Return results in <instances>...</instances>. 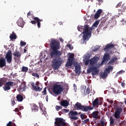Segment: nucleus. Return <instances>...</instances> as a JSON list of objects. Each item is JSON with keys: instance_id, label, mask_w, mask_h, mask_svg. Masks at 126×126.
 <instances>
[{"instance_id": "42", "label": "nucleus", "mask_w": 126, "mask_h": 126, "mask_svg": "<svg viewBox=\"0 0 126 126\" xmlns=\"http://www.w3.org/2000/svg\"><path fill=\"white\" fill-rule=\"evenodd\" d=\"M86 91L88 93V95L90 94V88L88 87L87 89L86 90Z\"/></svg>"}, {"instance_id": "29", "label": "nucleus", "mask_w": 126, "mask_h": 126, "mask_svg": "<svg viewBox=\"0 0 126 126\" xmlns=\"http://www.w3.org/2000/svg\"><path fill=\"white\" fill-rule=\"evenodd\" d=\"M21 71H22V72H27V71H28V67L24 66H23L21 69Z\"/></svg>"}, {"instance_id": "21", "label": "nucleus", "mask_w": 126, "mask_h": 126, "mask_svg": "<svg viewBox=\"0 0 126 126\" xmlns=\"http://www.w3.org/2000/svg\"><path fill=\"white\" fill-rule=\"evenodd\" d=\"M26 88V85L24 84H21V85L19 87V91H21L23 92V91H25V89Z\"/></svg>"}, {"instance_id": "53", "label": "nucleus", "mask_w": 126, "mask_h": 126, "mask_svg": "<svg viewBox=\"0 0 126 126\" xmlns=\"http://www.w3.org/2000/svg\"><path fill=\"white\" fill-rule=\"evenodd\" d=\"M93 52H97L98 51H99V48H94L93 49Z\"/></svg>"}, {"instance_id": "17", "label": "nucleus", "mask_w": 126, "mask_h": 126, "mask_svg": "<svg viewBox=\"0 0 126 126\" xmlns=\"http://www.w3.org/2000/svg\"><path fill=\"white\" fill-rule=\"evenodd\" d=\"M93 107H95V108H98L99 105H100V102L98 98L95 99L92 103Z\"/></svg>"}, {"instance_id": "45", "label": "nucleus", "mask_w": 126, "mask_h": 126, "mask_svg": "<svg viewBox=\"0 0 126 126\" xmlns=\"http://www.w3.org/2000/svg\"><path fill=\"white\" fill-rule=\"evenodd\" d=\"M63 114H64V112H63V109H62L61 110V111H60L59 112V116H62V115H63Z\"/></svg>"}, {"instance_id": "58", "label": "nucleus", "mask_w": 126, "mask_h": 126, "mask_svg": "<svg viewBox=\"0 0 126 126\" xmlns=\"http://www.w3.org/2000/svg\"><path fill=\"white\" fill-rule=\"evenodd\" d=\"M104 24H105V23H102V22H101V23H100V24L99 25V26L100 27H102V26H103L104 25Z\"/></svg>"}, {"instance_id": "63", "label": "nucleus", "mask_w": 126, "mask_h": 126, "mask_svg": "<svg viewBox=\"0 0 126 126\" xmlns=\"http://www.w3.org/2000/svg\"><path fill=\"white\" fill-rule=\"evenodd\" d=\"M59 24L60 25H63V22H60L59 23Z\"/></svg>"}, {"instance_id": "40", "label": "nucleus", "mask_w": 126, "mask_h": 126, "mask_svg": "<svg viewBox=\"0 0 126 126\" xmlns=\"http://www.w3.org/2000/svg\"><path fill=\"white\" fill-rule=\"evenodd\" d=\"M39 104L40 109L41 110V111H43V107H44V105L43 104V103H39Z\"/></svg>"}, {"instance_id": "38", "label": "nucleus", "mask_w": 126, "mask_h": 126, "mask_svg": "<svg viewBox=\"0 0 126 126\" xmlns=\"http://www.w3.org/2000/svg\"><path fill=\"white\" fill-rule=\"evenodd\" d=\"M94 17L95 19H98V18L100 17V15H99V14H97V13H95Z\"/></svg>"}, {"instance_id": "46", "label": "nucleus", "mask_w": 126, "mask_h": 126, "mask_svg": "<svg viewBox=\"0 0 126 126\" xmlns=\"http://www.w3.org/2000/svg\"><path fill=\"white\" fill-rule=\"evenodd\" d=\"M122 2H120L118 3V4L116 6V8L120 7V6H121V5H122Z\"/></svg>"}, {"instance_id": "14", "label": "nucleus", "mask_w": 126, "mask_h": 126, "mask_svg": "<svg viewBox=\"0 0 126 126\" xmlns=\"http://www.w3.org/2000/svg\"><path fill=\"white\" fill-rule=\"evenodd\" d=\"M111 60V56H110V54L108 53H105L104 55L102 60V63H107Z\"/></svg>"}, {"instance_id": "34", "label": "nucleus", "mask_w": 126, "mask_h": 126, "mask_svg": "<svg viewBox=\"0 0 126 126\" xmlns=\"http://www.w3.org/2000/svg\"><path fill=\"white\" fill-rule=\"evenodd\" d=\"M42 93H43V95H47V87H45L44 90L42 92Z\"/></svg>"}, {"instance_id": "35", "label": "nucleus", "mask_w": 126, "mask_h": 126, "mask_svg": "<svg viewBox=\"0 0 126 126\" xmlns=\"http://www.w3.org/2000/svg\"><path fill=\"white\" fill-rule=\"evenodd\" d=\"M32 76H34V77H36L37 78H39V75L37 73H32Z\"/></svg>"}, {"instance_id": "12", "label": "nucleus", "mask_w": 126, "mask_h": 126, "mask_svg": "<svg viewBox=\"0 0 126 126\" xmlns=\"http://www.w3.org/2000/svg\"><path fill=\"white\" fill-rule=\"evenodd\" d=\"M14 83L13 82L8 81L5 84L4 86L3 87V90L4 91H7L10 90L11 87H13Z\"/></svg>"}, {"instance_id": "43", "label": "nucleus", "mask_w": 126, "mask_h": 126, "mask_svg": "<svg viewBox=\"0 0 126 126\" xmlns=\"http://www.w3.org/2000/svg\"><path fill=\"white\" fill-rule=\"evenodd\" d=\"M32 13L31 12H29L28 13H27V17L28 18H30V17H29V16H32Z\"/></svg>"}, {"instance_id": "47", "label": "nucleus", "mask_w": 126, "mask_h": 126, "mask_svg": "<svg viewBox=\"0 0 126 126\" xmlns=\"http://www.w3.org/2000/svg\"><path fill=\"white\" fill-rule=\"evenodd\" d=\"M11 105H12L13 106H14V105H15V101H14V100H12L11 101Z\"/></svg>"}, {"instance_id": "57", "label": "nucleus", "mask_w": 126, "mask_h": 126, "mask_svg": "<svg viewBox=\"0 0 126 126\" xmlns=\"http://www.w3.org/2000/svg\"><path fill=\"white\" fill-rule=\"evenodd\" d=\"M13 111L14 112H19V109L18 108H16Z\"/></svg>"}, {"instance_id": "1", "label": "nucleus", "mask_w": 126, "mask_h": 126, "mask_svg": "<svg viewBox=\"0 0 126 126\" xmlns=\"http://www.w3.org/2000/svg\"><path fill=\"white\" fill-rule=\"evenodd\" d=\"M61 43L57 40L52 39L50 43V47L52 50L50 53V57L53 59L52 61V67L55 70L59 69L63 63V60L60 56H62V52L59 50L61 48Z\"/></svg>"}, {"instance_id": "6", "label": "nucleus", "mask_w": 126, "mask_h": 126, "mask_svg": "<svg viewBox=\"0 0 126 126\" xmlns=\"http://www.w3.org/2000/svg\"><path fill=\"white\" fill-rule=\"evenodd\" d=\"M53 92L56 95H60L63 92V87L61 85H55L53 87Z\"/></svg>"}, {"instance_id": "27", "label": "nucleus", "mask_w": 126, "mask_h": 126, "mask_svg": "<svg viewBox=\"0 0 126 126\" xmlns=\"http://www.w3.org/2000/svg\"><path fill=\"white\" fill-rule=\"evenodd\" d=\"M16 98L18 102H22L23 101V96L21 94L17 95Z\"/></svg>"}, {"instance_id": "10", "label": "nucleus", "mask_w": 126, "mask_h": 126, "mask_svg": "<svg viewBox=\"0 0 126 126\" xmlns=\"http://www.w3.org/2000/svg\"><path fill=\"white\" fill-rule=\"evenodd\" d=\"M79 114H80V112L78 113L77 111H74L71 110L69 112V116H70L69 118L70 120H74L75 121H76V120H78L79 118L76 116L79 115Z\"/></svg>"}, {"instance_id": "33", "label": "nucleus", "mask_w": 126, "mask_h": 126, "mask_svg": "<svg viewBox=\"0 0 126 126\" xmlns=\"http://www.w3.org/2000/svg\"><path fill=\"white\" fill-rule=\"evenodd\" d=\"M55 109L56 111H60V110H61V109H63V107L60 106L59 105H56L55 106Z\"/></svg>"}, {"instance_id": "52", "label": "nucleus", "mask_w": 126, "mask_h": 126, "mask_svg": "<svg viewBox=\"0 0 126 126\" xmlns=\"http://www.w3.org/2000/svg\"><path fill=\"white\" fill-rule=\"evenodd\" d=\"M63 113H64V112H65V113H68V112L69 111V110L68 109H63Z\"/></svg>"}, {"instance_id": "18", "label": "nucleus", "mask_w": 126, "mask_h": 126, "mask_svg": "<svg viewBox=\"0 0 126 126\" xmlns=\"http://www.w3.org/2000/svg\"><path fill=\"white\" fill-rule=\"evenodd\" d=\"M33 19L36 21L38 28H41V21H43L42 19H40L39 18L35 17L33 18Z\"/></svg>"}, {"instance_id": "37", "label": "nucleus", "mask_w": 126, "mask_h": 126, "mask_svg": "<svg viewBox=\"0 0 126 126\" xmlns=\"http://www.w3.org/2000/svg\"><path fill=\"white\" fill-rule=\"evenodd\" d=\"M116 120H115L116 124H120L121 123V119L120 118H116Z\"/></svg>"}, {"instance_id": "64", "label": "nucleus", "mask_w": 126, "mask_h": 126, "mask_svg": "<svg viewBox=\"0 0 126 126\" xmlns=\"http://www.w3.org/2000/svg\"><path fill=\"white\" fill-rule=\"evenodd\" d=\"M101 126H102V125H104V121H101Z\"/></svg>"}, {"instance_id": "60", "label": "nucleus", "mask_w": 126, "mask_h": 126, "mask_svg": "<svg viewBox=\"0 0 126 126\" xmlns=\"http://www.w3.org/2000/svg\"><path fill=\"white\" fill-rule=\"evenodd\" d=\"M42 112H43V115H46V111H45L44 110H43V111H42Z\"/></svg>"}, {"instance_id": "19", "label": "nucleus", "mask_w": 126, "mask_h": 126, "mask_svg": "<svg viewBox=\"0 0 126 126\" xmlns=\"http://www.w3.org/2000/svg\"><path fill=\"white\" fill-rule=\"evenodd\" d=\"M60 105L63 107H67L69 105V102L67 100H63L60 102Z\"/></svg>"}, {"instance_id": "3", "label": "nucleus", "mask_w": 126, "mask_h": 126, "mask_svg": "<svg viewBox=\"0 0 126 126\" xmlns=\"http://www.w3.org/2000/svg\"><path fill=\"white\" fill-rule=\"evenodd\" d=\"M78 31H80V32H82L84 34V35L83 36V40L84 41L83 43H84V42L88 41L89 38L91 37V35H92L91 31L93 30V29H92V28H89L88 25H84V27L78 26Z\"/></svg>"}, {"instance_id": "11", "label": "nucleus", "mask_w": 126, "mask_h": 126, "mask_svg": "<svg viewBox=\"0 0 126 126\" xmlns=\"http://www.w3.org/2000/svg\"><path fill=\"white\" fill-rule=\"evenodd\" d=\"M5 59L8 63H11L12 62V52L11 50H8L6 54Z\"/></svg>"}, {"instance_id": "61", "label": "nucleus", "mask_w": 126, "mask_h": 126, "mask_svg": "<svg viewBox=\"0 0 126 126\" xmlns=\"http://www.w3.org/2000/svg\"><path fill=\"white\" fill-rule=\"evenodd\" d=\"M110 103L111 104H113V103H114V100H110Z\"/></svg>"}, {"instance_id": "59", "label": "nucleus", "mask_w": 126, "mask_h": 126, "mask_svg": "<svg viewBox=\"0 0 126 126\" xmlns=\"http://www.w3.org/2000/svg\"><path fill=\"white\" fill-rule=\"evenodd\" d=\"M87 94H88V93L86 91L84 90V95H87Z\"/></svg>"}, {"instance_id": "49", "label": "nucleus", "mask_w": 126, "mask_h": 126, "mask_svg": "<svg viewBox=\"0 0 126 126\" xmlns=\"http://www.w3.org/2000/svg\"><path fill=\"white\" fill-rule=\"evenodd\" d=\"M31 23H32V24H33V25H36V22L35 20L34 21H31Z\"/></svg>"}, {"instance_id": "2", "label": "nucleus", "mask_w": 126, "mask_h": 126, "mask_svg": "<svg viewBox=\"0 0 126 126\" xmlns=\"http://www.w3.org/2000/svg\"><path fill=\"white\" fill-rule=\"evenodd\" d=\"M98 61H99V58L94 57L90 60H87L85 62V65H88L90 63L89 65V68L87 69L88 74H90V73L92 72V75L94 76L99 73V69H97V66H96V64H97Z\"/></svg>"}, {"instance_id": "16", "label": "nucleus", "mask_w": 126, "mask_h": 126, "mask_svg": "<svg viewBox=\"0 0 126 126\" xmlns=\"http://www.w3.org/2000/svg\"><path fill=\"white\" fill-rule=\"evenodd\" d=\"M6 66V61L5 59L2 57L0 59V67H3V66Z\"/></svg>"}, {"instance_id": "23", "label": "nucleus", "mask_w": 126, "mask_h": 126, "mask_svg": "<svg viewBox=\"0 0 126 126\" xmlns=\"http://www.w3.org/2000/svg\"><path fill=\"white\" fill-rule=\"evenodd\" d=\"M17 23L20 27H23V26L24 25V22L22 19H19Z\"/></svg>"}, {"instance_id": "9", "label": "nucleus", "mask_w": 126, "mask_h": 126, "mask_svg": "<svg viewBox=\"0 0 126 126\" xmlns=\"http://www.w3.org/2000/svg\"><path fill=\"white\" fill-rule=\"evenodd\" d=\"M13 55L14 57V60L15 63H19L21 58V53L19 51H16L13 53Z\"/></svg>"}, {"instance_id": "32", "label": "nucleus", "mask_w": 126, "mask_h": 126, "mask_svg": "<svg viewBox=\"0 0 126 126\" xmlns=\"http://www.w3.org/2000/svg\"><path fill=\"white\" fill-rule=\"evenodd\" d=\"M80 118L81 120H84L85 119H87V115H85L84 113H83L80 115Z\"/></svg>"}, {"instance_id": "25", "label": "nucleus", "mask_w": 126, "mask_h": 126, "mask_svg": "<svg viewBox=\"0 0 126 126\" xmlns=\"http://www.w3.org/2000/svg\"><path fill=\"white\" fill-rule=\"evenodd\" d=\"M5 82H6V79L5 78H1L0 79V87H1Z\"/></svg>"}, {"instance_id": "5", "label": "nucleus", "mask_w": 126, "mask_h": 126, "mask_svg": "<svg viewBox=\"0 0 126 126\" xmlns=\"http://www.w3.org/2000/svg\"><path fill=\"white\" fill-rule=\"evenodd\" d=\"M75 106L76 107L77 110H81V111H83V112H88V111L93 110V107L90 106L82 105L81 103L79 102H77L75 104Z\"/></svg>"}, {"instance_id": "30", "label": "nucleus", "mask_w": 126, "mask_h": 126, "mask_svg": "<svg viewBox=\"0 0 126 126\" xmlns=\"http://www.w3.org/2000/svg\"><path fill=\"white\" fill-rule=\"evenodd\" d=\"M100 21L99 20H96L94 23L93 26H94V27H97Z\"/></svg>"}, {"instance_id": "7", "label": "nucleus", "mask_w": 126, "mask_h": 126, "mask_svg": "<svg viewBox=\"0 0 126 126\" xmlns=\"http://www.w3.org/2000/svg\"><path fill=\"white\" fill-rule=\"evenodd\" d=\"M55 126H65V120L62 118H56L55 119Z\"/></svg>"}, {"instance_id": "50", "label": "nucleus", "mask_w": 126, "mask_h": 126, "mask_svg": "<svg viewBox=\"0 0 126 126\" xmlns=\"http://www.w3.org/2000/svg\"><path fill=\"white\" fill-rule=\"evenodd\" d=\"M108 68L109 69V70H110L111 71H113V69H114L113 66H109L108 67Z\"/></svg>"}, {"instance_id": "13", "label": "nucleus", "mask_w": 126, "mask_h": 126, "mask_svg": "<svg viewBox=\"0 0 126 126\" xmlns=\"http://www.w3.org/2000/svg\"><path fill=\"white\" fill-rule=\"evenodd\" d=\"M123 111V109L118 107L116 109L115 114H114V118H115V119H119V118H120V115H121V113H122Z\"/></svg>"}, {"instance_id": "51", "label": "nucleus", "mask_w": 126, "mask_h": 126, "mask_svg": "<svg viewBox=\"0 0 126 126\" xmlns=\"http://www.w3.org/2000/svg\"><path fill=\"white\" fill-rule=\"evenodd\" d=\"M67 46L68 47V48H69V49H73V47H72V45L71 44H68L67 45Z\"/></svg>"}, {"instance_id": "36", "label": "nucleus", "mask_w": 126, "mask_h": 126, "mask_svg": "<svg viewBox=\"0 0 126 126\" xmlns=\"http://www.w3.org/2000/svg\"><path fill=\"white\" fill-rule=\"evenodd\" d=\"M20 45H21V47H23L24 46H26V42H25L24 41H21L20 42Z\"/></svg>"}, {"instance_id": "15", "label": "nucleus", "mask_w": 126, "mask_h": 126, "mask_svg": "<svg viewBox=\"0 0 126 126\" xmlns=\"http://www.w3.org/2000/svg\"><path fill=\"white\" fill-rule=\"evenodd\" d=\"M114 47L115 45L112 43H109L106 45L105 48L104 49V51H105V52H109L110 50H112Z\"/></svg>"}, {"instance_id": "31", "label": "nucleus", "mask_w": 126, "mask_h": 126, "mask_svg": "<svg viewBox=\"0 0 126 126\" xmlns=\"http://www.w3.org/2000/svg\"><path fill=\"white\" fill-rule=\"evenodd\" d=\"M108 76V73L106 71H104L103 73L101 75L102 78H106Z\"/></svg>"}, {"instance_id": "4", "label": "nucleus", "mask_w": 126, "mask_h": 126, "mask_svg": "<svg viewBox=\"0 0 126 126\" xmlns=\"http://www.w3.org/2000/svg\"><path fill=\"white\" fill-rule=\"evenodd\" d=\"M74 62V54H70L68 59L67 60V63L65 64V66L66 67H69V66H71L72 64L74 65L75 69V72L76 74H80L79 73V70H80V66L78 65L77 63Z\"/></svg>"}, {"instance_id": "55", "label": "nucleus", "mask_w": 126, "mask_h": 126, "mask_svg": "<svg viewBox=\"0 0 126 126\" xmlns=\"http://www.w3.org/2000/svg\"><path fill=\"white\" fill-rule=\"evenodd\" d=\"M123 72H124V71H123V70H121V71H119L117 73V75L119 74H123Z\"/></svg>"}, {"instance_id": "41", "label": "nucleus", "mask_w": 126, "mask_h": 126, "mask_svg": "<svg viewBox=\"0 0 126 126\" xmlns=\"http://www.w3.org/2000/svg\"><path fill=\"white\" fill-rule=\"evenodd\" d=\"M13 123L11 121H9L6 125V126H13Z\"/></svg>"}, {"instance_id": "22", "label": "nucleus", "mask_w": 126, "mask_h": 126, "mask_svg": "<svg viewBox=\"0 0 126 126\" xmlns=\"http://www.w3.org/2000/svg\"><path fill=\"white\" fill-rule=\"evenodd\" d=\"M99 114V112L97 111H94L92 114V116L94 119H96V120H98V114Z\"/></svg>"}, {"instance_id": "44", "label": "nucleus", "mask_w": 126, "mask_h": 126, "mask_svg": "<svg viewBox=\"0 0 126 126\" xmlns=\"http://www.w3.org/2000/svg\"><path fill=\"white\" fill-rule=\"evenodd\" d=\"M96 13H97V14H99L100 15L101 13H102V9H98Z\"/></svg>"}, {"instance_id": "24", "label": "nucleus", "mask_w": 126, "mask_h": 126, "mask_svg": "<svg viewBox=\"0 0 126 126\" xmlns=\"http://www.w3.org/2000/svg\"><path fill=\"white\" fill-rule=\"evenodd\" d=\"M16 34H15L14 32H12V34H11L10 35V40H15L16 39Z\"/></svg>"}, {"instance_id": "56", "label": "nucleus", "mask_w": 126, "mask_h": 126, "mask_svg": "<svg viewBox=\"0 0 126 126\" xmlns=\"http://www.w3.org/2000/svg\"><path fill=\"white\" fill-rule=\"evenodd\" d=\"M125 85H126V83H121V86H122V87H123V88H125Z\"/></svg>"}, {"instance_id": "54", "label": "nucleus", "mask_w": 126, "mask_h": 126, "mask_svg": "<svg viewBox=\"0 0 126 126\" xmlns=\"http://www.w3.org/2000/svg\"><path fill=\"white\" fill-rule=\"evenodd\" d=\"M73 87L74 90H77V87H76V85H75V84H73Z\"/></svg>"}, {"instance_id": "8", "label": "nucleus", "mask_w": 126, "mask_h": 126, "mask_svg": "<svg viewBox=\"0 0 126 126\" xmlns=\"http://www.w3.org/2000/svg\"><path fill=\"white\" fill-rule=\"evenodd\" d=\"M39 84H40V83H39V82H36L35 84V83L32 82L31 83V85L32 86V90H34V91H35V92H40V91H42V88H40V87H39Z\"/></svg>"}, {"instance_id": "48", "label": "nucleus", "mask_w": 126, "mask_h": 126, "mask_svg": "<svg viewBox=\"0 0 126 126\" xmlns=\"http://www.w3.org/2000/svg\"><path fill=\"white\" fill-rule=\"evenodd\" d=\"M105 71L108 73H110V72H111L110 69L108 68H106Z\"/></svg>"}, {"instance_id": "62", "label": "nucleus", "mask_w": 126, "mask_h": 126, "mask_svg": "<svg viewBox=\"0 0 126 126\" xmlns=\"http://www.w3.org/2000/svg\"><path fill=\"white\" fill-rule=\"evenodd\" d=\"M48 99H49V97H48V95H47L46 96V101H48Z\"/></svg>"}, {"instance_id": "26", "label": "nucleus", "mask_w": 126, "mask_h": 126, "mask_svg": "<svg viewBox=\"0 0 126 126\" xmlns=\"http://www.w3.org/2000/svg\"><path fill=\"white\" fill-rule=\"evenodd\" d=\"M118 60V58L114 57L112 58V59L109 62V64H113L115 62H117V60Z\"/></svg>"}, {"instance_id": "39", "label": "nucleus", "mask_w": 126, "mask_h": 126, "mask_svg": "<svg viewBox=\"0 0 126 126\" xmlns=\"http://www.w3.org/2000/svg\"><path fill=\"white\" fill-rule=\"evenodd\" d=\"M88 122H89V119H87L84 121H82V123L85 125L86 124H87V123H88Z\"/></svg>"}, {"instance_id": "20", "label": "nucleus", "mask_w": 126, "mask_h": 126, "mask_svg": "<svg viewBox=\"0 0 126 126\" xmlns=\"http://www.w3.org/2000/svg\"><path fill=\"white\" fill-rule=\"evenodd\" d=\"M32 110L33 111V112H38L39 111V107L36 105V104L33 103L32 106Z\"/></svg>"}, {"instance_id": "28", "label": "nucleus", "mask_w": 126, "mask_h": 126, "mask_svg": "<svg viewBox=\"0 0 126 126\" xmlns=\"http://www.w3.org/2000/svg\"><path fill=\"white\" fill-rule=\"evenodd\" d=\"M115 123H116V121H115V119L113 117H111L110 118V126H114Z\"/></svg>"}]
</instances>
